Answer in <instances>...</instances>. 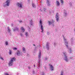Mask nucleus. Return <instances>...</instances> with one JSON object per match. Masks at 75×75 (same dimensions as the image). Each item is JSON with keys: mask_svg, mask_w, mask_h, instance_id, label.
Segmentation results:
<instances>
[{"mask_svg": "<svg viewBox=\"0 0 75 75\" xmlns=\"http://www.w3.org/2000/svg\"><path fill=\"white\" fill-rule=\"evenodd\" d=\"M63 38L64 40V41L65 45H66L67 48H68L69 50V53H71V48H68V42H67V39H65L64 37H63Z\"/></svg>", "mask_w": 75, "mask_h": 75, "instance_id": "1", "label": "nucleus"}, {"mask_svg": "<svg viewBox=\"0 0 75 75\" xmlns=\"http://www.w3.org/2000/svg\"><path fill=\"white\" fill-rule=\"evenodd\" d=\"M16 60V58L15 57H13L11 58L9 62L8 65L9 66H11L13 64V62Z\"/></svg>", "mask_w": 75, "mask_h": 75, "instance_id": "2", "label": "nucleus"}, {"mask_svg": "<svg viewBox=\"0 0 75 75\" xmlns=\"http://www.w3.org/2000/svg\"><path fill=\"white\" fill-rule=\"evenodd\" d=\"M10 0H6V2L3 4V6L4 7H6V6H8L10 5Z\"/></svg>", "mask_w": 75, "mask_h": 75, "instance_id": "3", "label": "nucleus"}, {"mask_svg": "<svg viewBox=\"0 0 75 75\" xmlns=\"http://www.w3.org/2000/svg\"><path fill=\"white\" fill-rule=\"evenodd\" d=\"M41 51L39 52V55H38V58H39V60H38V66H39L38 68H40V64H41Z\"/></svg>", "mask_w": 75, "mask_h": 75, "instance_id": "4", "label": "nucleus"}, {"mask_svg": "<svg viewBox=\"0 0 75 75\" xmlns=\"http://www.w3.org/2000/svg\"><path fill=\"white\" fill-rule=\"evenodd\" d=\"M16 6L18 7L19 8H23V4L22 2L18 3V2L16 3Z\"/></svg>", "mask_w": 75, "mask_h": 75, "instance_id": "5", "label": "nucleus"}, {"mask_svg": "<svg viewBox=\"0 0 75 75\" xmlns=\"http://www.w3.org/2000/svg\"><path fill=\"white\" fill-rule=\"evenodd\" d=\"M40 25H41V29L42 30L41 32L43 33V32L44 31V30H43V27L42 26V21L41 20H40Z\"/></svg>", "mask_w": 75, "mask_h": 75, "instance_id": "6", "label": "nucleus"}, {"mask_svg": "<svg viewBox=\"0 0 75 75\" xmlns=\"http://www.w3.org/2000/svg\"><path fill=\"white\" fill-rule=\"evenodd\" d=\"M48 23L49 25H52L53 26H54V21H48Z\"/></svg>", "mask_w": 75, "mask_h": 75, "instance_id": "7", "label": "nucleus"}, {"mask_svg": "<svg viewBox=\"0 0 75 75\" xmlns=\"http://www.w3.org/2000/svg\"><path fill=\"white\" fill-rule=\"evenodd\" d=\"M64 60L66 61V62H68V61L69 60L68 59L67 57V56H64Z\"/></svg>", "mask_w": 75, "mask_h": 75, "instance_id": "8", "label": "nucleus"}, {"mask_svg": "<svg viewBox=\"0 0 75 75\" xmlns=\"http://www.w3.org/2000/svg\"><path fill=\"white\" fill-rule=\"evenodd\" d=\"M64 15L65 17H67V10L65 9L64 10Z\"/></svg>", "mask_w": 75, "mask_h": 75, "instance_id": "9", "label": "nucleus"}, {"mask_svg": "<svg viewBox=\"0 0 75 75\" xmlns=\"http://www.w3.org/2000/svg\"><path fill=\"white\" fill-rule=\"evenodd\" d=\"M49 67H50V70H51V71L54 70V67H53V66H52V65L50 64Z\"/></svg>", "mask_w": 75, "mask_h": 75, "instance_id": "10", "label": "nucleus"}, {"mask_svg": "<svg viewBox=\"0 0 75 75\" xmlns=\"http://www.w3.org/2000/svg\"><path fill=\"white\" fill-rule=\"evenodd\" d=\"M46 48L47 50H49L50 48H49V43L47 42L46 45Z\"/></svg>", "mask_w": 75, "mask_h": 75, "instance_id": "11", "label": "nucleus"}, {"mask_svg": "<svg viewBox=\"0 0 75 75\" xmlns=\"http://www.w3.org/2000/svg\"><path fill=\"white\" fill-rule=\"evenodd\" d=\"M59 17V14L58 13H57L56 14V19H58Z\"/></svg>", "mask_w": 75, "mask_h": 75, "instance_id": "12", "label": "nucleus"}, {"mask_svg": "<svg viewBox=\"0 0 75 75\" xmlns=\"http://www.w3.org/2000/svg\"><path fill=\"white\" fill-rule=\"evenodd\" d=\"M60 5V4H59V2L58 1H56V6H59Z\"/></svg>", "mask_w": 75, "mask_h": 75, "instance_id": "13", "label": "nucleus"}, {"mask_svg": "<svg viewBox=\"0 0 75 75\" xmlns=\"http://www.w3.org/2000/svg\"><path fill=\"white\" fill-rule=\"evenodd\" d=\"M21 30L23 32H24V31H25V29H24V28L23 27H21Z\"/></svg>", "mask_w": 75, "mask_h": 75, "instance_id": "14", "label": "nucleus"}, {"mask_svg": "<svg viewBox=\"0 0 75 75\" xmlns=\"http://www.w3.org/2000/svg\"><path fill=\"white\" fill-rule=\"evenodd\" d=\"M7 31L8 32V33H10V32H11V29H10V28L8 27Z\"/></svg>", "mask_w": 75, "mask_h": 75, "instance_id": "15", "label": "nucleus"}, {"mask_svg": "<svg viewBox=\"0 0 75 75\" xmlns=\"http://www.w3.org/2000/svg\"><path fill=\"white\" fill-rule=\"evenodd\" d=\"M47 4L48 6H50V1L49 0H47Z\"/></svg>", "mask_w": 75, "mask_h": 75, "instance_id": "16", "label": "nucleus"}, {"mask_svg": "<svg viewBox=\"0 0 75 75\" xmlns=\"http://www.w3.org/2000/svg\"><path fill=\"white\" fill-rule=\"evenodd\" d=\"M26 50H25V48L24 47L23 48V53H25Z\"/></svg>", "mask_w": 75, "mask_h": 75, "instance_id": "17", "label": "nucleus"}, {"mask_svg": "<svg viewBox=\"0 0 75 75\" xmlns=\"http://www.w3.org/2000/svg\"><path fill=\"white\" fill-rule=\"evenodd\" d=\"M17 55H18V56H19V55H20V51H17Z\"/></svg>", "mask_w": 75, "mask_h": 75, "instance_id": "18", "label": "nucleus"}, {"mask_svg": "<svg viewBox=\"0 0 75 75\" xmlns=\"http://www.w3.org/2000/svg\"><path fill=\"white\" fill-rule=\"evenodd\" d=\"M25 35H26V37H28L29 35L28 34V32H25Z\"/></svg>", "mask_w": 75, "mask_h": 75, "instance_id": "19", "label": "nucleus"}, {"mask_svg": "<svg viewBox=\"0 0 75 75\" xmlns=\"http://www.w3.org/2000/svg\"><path fill=\"white\" fill-rule=\"evenodd\" d=\"M63 54L64 55V57L65 56H67V53H66V52H63Z\"/></svg>", "mask_w": 75, "mask_h": 75, "instance_id": "20", "label": "nucleus"}, {"mask_svg": "<svg viewBox=\"0 0 75 75\" xmlns=\"http://www.w3.org/2000/svg\"><path fill=\"white\" fill-rule=\"evenodd\" d=\"M30 24L31 25H32L33 24V21L31 20L30 22Z\"/></svg>", "mask_w": 75, "mask_h": 75, "instance_id": "21", "label": "nucleus"}, {"mask_svg": "<svg viewBox=\"0 0 75 75\" xmlns=\"http://www.w3.org/2000/svg\"><path fill=\"white\" fill-rule=\"evenodd\" d=\"M16 30L18 31V28H16L15 29L13 30L14 31H16Z\"/></svg>", "mask_w": 75, "mask_h": 75, "instance_id": "22", "label": "nucleus"}, {"mask_svg": "<svg viewBox=\"0 0 75 75\" xmlns=\"http://www.w3.org/2000/svg\"><path fill=\"white\" fill-rule=\"evenodd\" d=\"M32 6L34 8H35V5L34 4H32Z\"/></svg>", "mask_w": 75, "mask_h": 75, "instance_id": "23", "label": "nucleus"}, {"mask_svg": "<svg viewBox=\"0 0 75 75\" xmlns=\"http://www.w3.org/2000/svg\"><path fill=\"white\" fill-rule=\"evenodd\" d=\"M12 54V52L11 51V50H9V54L10 55L11 54Z\"/></svg>", "mask_w": 75, "mask_h": 75, "instance_id": "24", "label": "nucleus"}, {"mask_svg": "<svg viewBox=\"0 0 75 75\" xmlns=\"http://www.w3.org/2000/svg\"><path fill=\"white\" fill-rule=\"evenodd\" d=\"M5 44L6 45H8V42L7 41H6L5 42Z\"/></svg>", "mask_w": 75, "mask_h": 75, "instance_id": "25", "label": "nucleus"}, {"mask_svg": "<svg viewBox=\"0 0 75 75\" xmlns=\"http://www.w3.org/2000/svg\"><path fill=\"white\" fill-rule=\"evenodd\" d=\"M13 50H17V48L16 47H14L13 48Z\"/></svg>", "mask_w": 75, "mask_h": 75, "instance_id": "26", "label": "nucleus"}, {"mask_svg": "<svg viewBox=\"0 0 75 75\" xmlns=\"http://www.w3.org/2000/svg\"><path fill=\"white\" fill-rule=\"evenodd\" d=\"M60 1L62 4H63V0H60Z\"/></svg>", "mask_w": 75, "mask_h": 75, "instance_id": "27", "label": "nucleus"}, {"mask_svg": "<svg viewBox=\"0 0 75 75\" xmlns=\"http://www.w3.org/2000/svg\"><path fill=\"white\" fill-rule=\"evenodd\" d=\"M19 23H23V21H19Z\"/></svg>", "mask_w": 75, "mask_h": 75, "instance_id": "28", "label": "nucleus"}, {"mask_svg": "<svg viewBox=\"0 0 75 75\" xmlns=\"http://www.w3.org/2000/svg\"><path fill=\"white\" fill-rule=\"evenodd\" d=\"M20 35H21V37H23V34L20 33Z\"/></svg>", "mask_w": 75, "mask_h": 75, "instance_id": "29", "label": "nucleus"}, {"mask_svg": "<svg viewBox=\"0 0 75 75\" xmlns=\"http://www.w3.org/2000/svg\"><path fill=\"white\" fill-rule=\"evenodd\" d=\"M0 59H2V60H4V59H3V57H1L0 58Z\"/></svg>", "mask_w": 75, "mask_h": 75, "instance_id": "30", "label": "nucleus"}, {"mask_svg": "<svg viewBox=\"0 0 75 75\" xmlns=\"http://www.w3.org/2000/svg\"><path fill=\"white\" fill-rule=\"evenodd\" d=\"M57 21L58 22V21H59V19H56Z\"/></svg>", "mask_w": 75, "mask_h": 75, "instance_id": "31", "label": "nucleus"}, {"mask_svg": "<svg viewBox=\"0 0 75 75\" xmlns=\"http://www.w3.org/2000/svg\"><path fill=\"white\" fill-rule=\"evenodd\" d=\"M70 59H72V57H70L69 58Z\"/></svg>", "mask_w": 75, "mask_h": 75, "instance_id": "32", "label": "nucleus"}, {"mask_svg": "<svg viewBox=\"0 0 75 75\" xmlns=\"http://www.w3.org/2000/svg\"><path fill=\"white\" fill-rule=\"evenodd\" d=\"M28 18H30V16H28Z\"/></svg>", "mask_w": 75, "mask_h": 75, "instance_id": "33", "label": "nucleus"}, {"mask_svg": "<svg viewBox=\"0 0 75 75\" xmlns=\"http://www.w3.org/2000/svg\"><path fill=\"white\" fill-rule=\"evenodd\" d=\"M56 45V43H54V45Z\"/></svg>", "mask_w": 75, "mask_h": 75, "instance_id": "34", "label": "nucleus"}, {"mask_svg": "<svg viewBox=\"0 0 75 75\" xmlns=\"http://www.w3.org/2000/svg\"><path fill=\"white\" fill-rule=\"evenodd\" d=\"M28 69H30V67H28Z\"/></svg>", "mask_w": 75, "mask_h": 75, "instance_id": "35", "label": "nucleus"}, {"mask_svg": "<svg viewBox=\"0 0 75 75\" xmlns=\"http://www.w3.org/2000/svg\"><path fill=\"white\" fill-rule=\"evenodd\" d=\"M11 26H13V24H11Z\"/></svg>", "mask_w": 75, "mask_h": 75, "instance_id": "36", "label": "nucleus"}, {"mask_svg": "<svg viewBox=\"0 0 75 75\" xmlns=\"http://www.w3.org/2000/svg\"><path fill=\"white\" fill-rule=\"evenodd\" d=\"M29 28V30H30V28Z\"/></svg>", "mask_w": 75, "mask_h": 75, "instance_id": "37", "label": "nucleus"}, {"mask_svg": "<svg viewBox=\"0 0 75 75\" xmlns=\"http://www.w3.org/2000/svg\"><path fill=\"white\" fill-rule=\"evenodd\" d=\"M34 67H35V65H34Z\"/></svg>", "mask_w": 75, "mask_h": 75, "instance_id": "38", "label": "nucleus"}, {"mask_svg": "<svg viewBox=\"0 0 75 75\" xmlns=\"http://www.w3.org/2000/svg\"><path fill=\"white\" fill-rule=\"evenodd\" d=\"M33 74H34V71H33Z\"/></svg>", "mask_w": 75, "mask_h": 75, "instance_id": "39", "label": "nucleus"}, {"mask_svg": "<svg viewBox=\"0 0 75 75\" xmlns=\"http://www.w3.org/2000/svg\"><path fill=\"white\" fill-rule=\"evenodd\" d=\"M45 60H47V58L45 59Z\"/></svg>", "mask_w": 75, "mask_h": 75, "instance_id": "40", "label": "nucleus"}, {"mask_svg": "<svg viewBox=\"0 0 75 75\" xmlns=\"http://www.w3.org/2000/svg\"><path fill=\"white\" fill-rule=\"evenodd\" d=\"M34 45V46H35V45Z\"/></svg>", "mask_w": 75, "mask_h": 75, "instance_id": "41", "label": "nucleus"}, {"mask_svg": "<svg viewBox=\"0 0 75 75\" xmlns=\"http://www.w3.org/2000/svg\"><path fill=\"white\" fill-rule=\"evenodd\" d=\"M42 75H44V74H43Z\"/></svg>", "mask_w": 75, "mask_h": 75, "instance_id": "42", "label": "nucleus"}, {"mask_svg": "<svg viewBox=\"0 0 75 75\" xmlns=\"http://www.w3.org/2000/svg\"><path fill=\"white\" fill-rule=\"evenodd\" d=\"M45 9H44V10H45Z\"/></svg>", "mask_w": 75, "mask_h": 75, "instance_id": "43", "label": "nucleus"}]
</instances>
